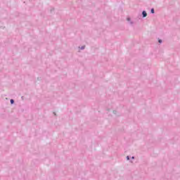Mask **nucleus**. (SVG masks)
<instances>
[{"instance_id": "nucleus-7", "label": "nucleus", "mask_w": 180, "mask_h": 180, "mask_svg": "<svg viewBox=\"0 0 180 180\" xmlns=\"http://www.w3.org/2000/svg\"><path fill=\"white\" fill-rule=\"evenodd\" d=\"M127 20H130V18H127Z\"/></svg>"}, {"instance_id": "nucleus-5", "label": "nucleus", "mask_w": 180, "mask_h": 180, "mask_svg": "<svg viewBox=\"0 0 180 180\" xmlns=\"http://www.w3.org/2000/svg\"><path fill=\"white\" fill-rule=\"evenodd\" d=\"M158 41H159V43H162V40H161V39H159Z\"/></svg>"}, {"instance_id": "nucleus-2", "label": "nucleus", "mask_w": 180, "mask_h": 180, "mask_svg": "<svg viewBox=\"0 0 180 180\" xmlns=\"http://www.w3.org/2000/svg\"><path fill=\"white\" fill-rule=\"evenodd\" d=\"M10 102H11V105H13V103H15V101L13 99H11Z\"/></svg>"}, {"instance_id": "nucleus-4", "label": "nucleus", "mask_w": 180, "mask_h": 180, "mask_svg": "<svg viewBox=\"0 0 180 180\" xmlns=\"http://www.w3.org/2000/svg\"><path fill=\"white\" fill-rule=\"evenodd\" d=\"M150 12H151L152 13H154V8H151Z\"/></svg>"}, {"instance_id": "nucleus-1", "label": "nucleus", "mask_w": 180, "mask_h": 180, "mask_svg": "<svg viewBox=\"0 0 180 180\" xmlns=\"http://www.w3.org/2000/svg\"><path fill=\"white\" fill-rule=\"evenodd\" d=\"M143 18H146L147 17V12L146 11H143L142 12Z\"/></svg>"}, {"instance_id": "nucleus-6", "label": "nucleus", "mask_w": 180, "mask_h": 180, "mask_svg": "<svg viewBox=\"0 0 180 180\" xmlns=\"http://www.w3.org/2000/svg\"><path fill=\"white\" fill-rule=\"evenodd\" d=\"M127 160H130V158L129 156H127Z\"/></svg>"}, {"instance_id": "nucleus-3", "label": "nucleus", "mask_w": 180, "mask_h": 180, "mask_svg": "<svg viewBox=\"0 0 180 180\" xmlns=\"http://www.w3.org/2000/svg\"><path fill=\"white\" fill-rule=\"evenodd\" d=\"M85 49V46H83L81 47V50H84Z\"/></svg>"}]
</instances>
